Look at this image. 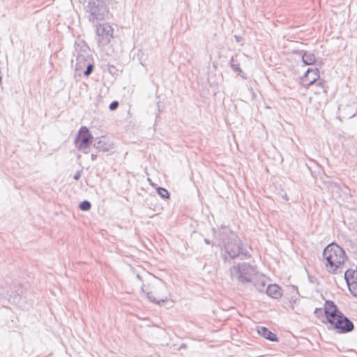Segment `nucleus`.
Wrapping results in <instances>:
<instances>
[{
  "instance_id": "9b49d317",
  "label": "nucleus",
  "mask_w": 357,
  "mask_h": 357,
  "mask_svg": "<svg viewBox=\"0 0 357 357\" xmlns=\"http://www.w3.org/2000/svg\"><path fill=\"white\" fill-rule=\"evenodd\" d=\"M157 191H158V193L163 198H169V192L163 188H158L157 189Z\"/></svg>"
},
{
  "instance_id": "f03ea898",
  "label": "nucleus",
  "mask_w": 357,
  "mask_h": 357,
  "mask_svg": "<svg viewBox=\"0 0 357 357\" xmlns=\"http://www.w3.org/2000/svg\"><path fill=\"white\" fill-rule=\"evenodd\" d=\"M347 259L345 251L336 243L328 245L323 251V262L325 268L331 274L340 273Z\"/></svg>"
},
{
  "instance_id": "423d86ee",
  "label": "nucleus",
  "mask_w": 357,
  "mask_h": 357,
  "mask_svg": "<svg viewBox=\"0 0 357 357\" xmlns=\"http://www.w3.org/2000/svg\"><path fill=\"white\" fill-rule=\"evenodd\" d=\"M319 78V71L317 68L308 69L301 77V82L304 86H309Z\"/></svg>"
},
{
  "instance_id": "0eeeda50",
  "label": "nucleus",
  "mask_w": 357,
  "mask_h": 357,
  "mask_svg": "<svg viewBox=\"0 0 357 357\" xmlns=\"http://www.w3.org/2000/svg\"><path fill=\"white\" fill-rule=\"evenodd\" d=\"M257 330L258 334L260 335L261 336H262L263 337H264L265 339L268 340L272 342L278 341L277 335L275 333H273V332H271L267 328L264 327V326H259V327H257Z\"/></svg>"
},
{
  "instance_id": "f257e3e1",
  "label": "nucleus",
  "mask_w": 357,
  "mask_h": 357,
  "mask_svg": "<svg viewBox=\"0 0 357 357\" xmlns=\"http://www.w3.org/2000/svg\"><path fill=\"white\" fill-rule=\"evenodd\" d=\"M314 314L323 324L338 333H348L354 329L353 323L331 301H326L323 309L316 308Z\"/></svg>"
},
{
  "instance_id": "20e7f679",
  "label": "nucleus",
  "mask_w": 357,
  "mask_h": 357,
  "mask_svg": "<svg viewBox=\"0 0 357 357\" xmlns=\"http://www.w3.org/2000/svg\"><path fill=\"white\" fill-rule=\"evenodd\" d=\"M255 269L250 265H243L236 271V275L238 280L242 282H249L255 275Z\"/></svg>"
},
{
  "instance_id": "4468645a",
  "label": "nucleus",
  "mask_w": 357,
  "mask_h": 357,
  "mask_svg": "<svg viewBox=\"0 0 357 357\" xmlns=\"http://www.w3.org/2000/svg\"><path fill=\"white\" fill-rule=\"evenodd\" d=\"M79 178V174H77V175H76V176H75V179H78Z\"/></svg>"
},
{
  "instance_id": "9d476101",
  "label": "nucleus",
  "mask_w": 357,
  "mask_h": 357,
  "mask_svg": "<svg viewBox=\"0 0 357 357\" xmlns=\"http://www.w3.org/2000/svg\"><path fill=\"white\" fill-rule=\"evenodd\" d=\"M91 207V205L88 201H83L80 203L79 208L82 211H89Z\"/></svg>"
},
{
  "instance_id": "ddd939ff",
  "label": "nucleus",
  "mask_w": 357,
  "mask_h": 357,
  "mask_svg": "<svg viewBox=\"0 0 357 357\" xmlns=\"http://www.w3.org/2000/svg\"><path fill=\"white\" fill-rule=\"evenodd\" d=\"M92 70H93V66L92 65H89L87 67L86 70L84 72V75L86 76H88L91 73Z\"/></svg>"
},
{
  "instance_id": "39448f33",
  "label": "nucleus",
  "mask_w": 357,
  "mask_h": 357,
  "mask_svg": "<svg viewBox=\"0 0 357 357\" xmlns=\"http://www.w3.org/2000/svg\"><path fill=\"white\" fill-rule=\"evenodd\" d=\"M344 278L351 293L357 296V270H347L344 273Z\"/></svg>"
},
{
  "instance_id": "7ed1b4c3",
  "label": "nucleus",
  "mask_w": 357,
  "mask_h": 357,
  "mask_svg": "<svg viewBox=\"0 0 357 357\" xmlns=\"http://www.w3.org/2000/svg\"><path fill=\"white\" fill-rule=\"evenodd\" d=\"M91 139L92 137L88 128L86 127H82L79 130L75 140L77 147L79 149L87 148L89 146Z\"/></svg>"
},
{
  "instance_id": "f8f14e48",
  "label": "nucleus",
  "mask_w": 357,
  "mask_h": 357,
  "mask_svg": "<svg viewBox=\"0 0 357 357\" xmlns=\"http://www.w3.org/2000/svg\"><path fill=\"white\" fill-rule=\"evenodd\" d=\"M119 106V102L117 101H114L109 105V109L111 110L116 109Z\"/></svg>"
},
{
  "instance_id": "1a4fd4ad",
  "label": "nucleus",
  "mask_w": 357,
  "mask_h": 357,
  "mask_svg": "<svg viewBox=\"0 0 357 357\" xmlns=\"http://www.w3.org/2000/svg\"><path fill=\"white\" fill-rule=\"evenodd\" d=\"M316 58L314 54L305 53L303 55V61L307 65H312L315 62Z\"/></svg>"
},
{
  "instance_id": "6e6552de",
  "label": "nucleus",
  "mask_w": 357,
  "mask_h": 357,
  "mask_svg": "<svg viewBox=\"0 0 357 357\" xmlns=\"http://www.w3.org/2000/svg\"><path fill=\"white\" fill-rule=\"evenodd\" d=\"M266 293L270 297L276 299L280 298L282 295L281 287L275 284L268 285Z\"/></svg>"
}]
</instances>
